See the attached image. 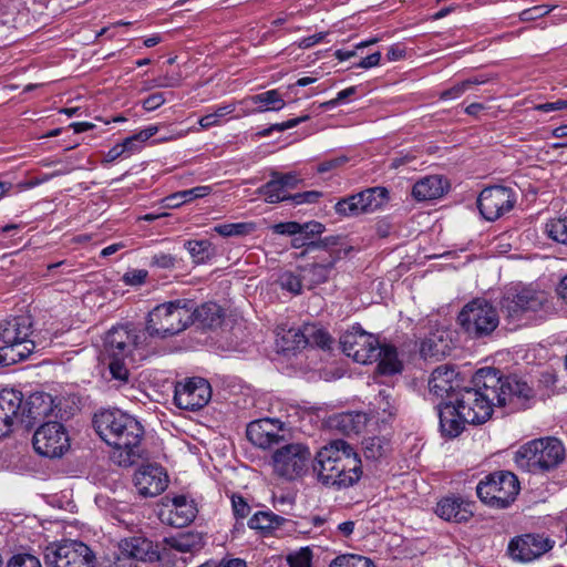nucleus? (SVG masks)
I'll return each mask as SVG.
<instances>
[{
  "label": "nucleus",
  "instance_id": "f257e3e1",
  "mask_svg": "<svg viewBox=\"0 0 567 567\" xmlns=\"http://www.w3.org/2000/svg\"><path fill=\"white\" fill-rule=\"evenodd\" d=\"M472 386H463L454 403L468 424H483L493 414L494 406L509 405L512 410L526 409L535 392L516 374L504 375L496 368H482L472 378Z\"/></svg>",
  "mask_w": 567,
  "mask_h": 567
},
{
  "label": "nucleus",
  "instance_id": "f03ea898",
  "mask_svg": "<svg viewBox=\"0 0 567 567\" xmlns=\"http://www.w3.org/2000/svg\"><path fill=\"white\" fill-rule=\"evenodd\" d=\"M97 435L113 447L111 458L120 466L128 467L142 456L143 425L120 409L96 412L92 420Z\"/></svg>",
  "mask_w": 567,
  "mask_h": 567
},
{
  "label": "nucleus",
  "instance_id": "7ed1b4c3",
  "mask_svg": "<svg viewBox=\"0 0 567 567\" xmlns=\"http://www.w3.org/2000/svg\"><path fill=\"white\" fill-rule=\"evenodd\" d=\"M312 468L322 485L337 491L352 487L363 474L360 456L343 440L323 446L317 453Z\"/></svg>",
  "mask_w": 567,
  "mask_h": 567
},
{
  "label": "nucleus",
  "instance_id": "20e7f679",
  "mask_svg": "<svg viewBox=\"0 0 567 567\" xmlns=\"http://www.w3.org/2000/svg\"><path fill=\"white\" fill-rule=\"evenodd\" d=\"M514 461L523 471L545 474L565 461V447L560 440L553 436L535 439L516 451Z\"/></svg>",
  "mask_w": 567,
  "mask_h": 567
},
{
  "label": "nucleus",
  "instance_id": "39448f33",
  "mask_svg": "<svg viewBox=\"0 0 567 567\" xmlns=\"http://www.w3.org/2000/svg\"><path fill=\"white\" fill-rule=\"evenodd\" d=\"M192 299L179 298L155 306L146 317V331L151 337L166 339L192 326Z\"/></svg>",
  "mask_w": 567,
  "mask_h": 567
},
{
  "label": "nucleus",
  "instance_id": "423d86ee",
  "mask_svg": "<svg viewBox=\"0 0 567 567\" xmlns=\"http://www.w3.org/2000/svg\"><path fill=\"white\" fill-rule=\"evenodd\" d=\"M547 296L544 291L532 288L514 287L501 297L498 306L503 318L519 326L522 321L530 319L544 309Z\"/></svg>",
  "mask_w": 567,
  "mask_h": 567
},
{
  "label": "nucleus",
  "instance_id": "0eeeda50",
  "mask_svg": "<svg viewBox=\"0 0 567 567\" xmlns=\"http://www.w3.org/2000/svg\"><path fill=\"white\" fill-rule=\"evenodd\" d=\"M457 323L472 339L492 336L499 324L497 309L484 298L467 302L457 316Z\"/></svg>",
  "mask_w": 567,
  "mask_h": 567
},
{
  "label": "nucleus",
  "instance_id": "6e6552de",
  "mask_svg": "<svg viewBox=\"0 0 567 567\" xmlns=\"http://www.w3.org/2000/svg\"><path fill=\"white\" fill-rule=\"evenodd\" d=\"M520 489L517 476L508 471L488 474L476 486L478 498L492 508H507Z\"/></svg>",
  "mask_w": 567,
  "mask_h": 567
},
{
  "label": "nucleus",
  "instance_id": "1a4fd4ad",
  "mask_svg": "<svg viewBox=\"0 0 567 567\" xmlns=\"http://www.w3.org/2000/svg\"><path fill=\"white\" fill-rule=\"evenodd\" d=\"M271 460L274 472L278 476L293 481L307 473L311 452L303 443H289L277 449Z\"/></svg>",
  "mask_w": 567,
  "mask_h": 567
},
{
  "label": "nucleus",
  "instance_id": "9d476101",
  "mask_svg": "<svg viewBox=\"0 0 567 567\" xmlns=\"http://www.w3.org/2000/svg\"><path fill=\"white\" fill-rule=\"evenodd\" d=\"M95 560L91 548L76 540L52 544L44 550L47 567H95Z\"/></svg>",
  "mask_w": 567,
  "mask_h": 567
},
{
  "label": "nucleus",
  "instance_id": "9b49d317",
  "mask_svg": "<svg viewBox=\"0 0 567 567\" xmlns=\"http://www.w3.org/2000/svg\"><path fill=\"white\" fill-rule=\"evenodd\" d=\"M555 544L543 533H526L511 538L506 554L515 563L528 564L542 558Z\"/></svg>",
  "mask_w": 567,
  "mask_h": 567
},
{
  "label": "nucleus",
  "instance_id": "f8f14e48",
  "mask_svg": "<svg viewBox=\"0 0 567 567\" xmlns=\"http://www.w3.org/2000/svg\"><path fill=\"white\" fill-rule=\"evenodd\" d=\"M379 342L374 334L367 332L358 323L344 331L339 339L342 352L361 364L375 362Z\"/></svg>",
  "mask_w": 567,
  "mask_h": 567
},
{
  "label": "nucleus",
  "instance_id": "ddd939ff",
  "mask_svg": "<svg viewBox=\"0 0 567 567\" xmlns=\"http://www.w3.org/2000/svg\"><path fill=\"white\" fill-rule=\"evenodd\" d=\"M32 444L39 455L55 458L70 449V439L62 423L51 421L35 430Z\"/></svg>",
  "mask_w": 567,
  "mask_h": 567
},
{
  "label": "nucleus",
  "instance_id": "4468645a",
  "mask_svg": "<svg viewBox=\"0 0 567 567\" xmlns=\"http://www.w3.org/2000/svg\"><path fill=\"white\" fill-rule=\"evenodd\" d=\"M388 198L389 190L385 187H371L341 198L334 205V210L340 216L354 217L379 209Z\"/></svg>",
  "mask_w": 567,
  "mask_h": 567
},
{
  "label": "nucleus",
  "instance_id": "2eb2a0df",
  "mask_svg": "<svg viewBox=\"0 0 567 567\" xmlns=\"http://www.w3.org/2000/svg\"><path fill=\"white\" fill-rule=\"evenodd\" d=\"M516 198L509 187L489 186L477 198V207L484 219L494 221L513 209Z\"/></svg>",
  "mask_w": 567,
  "mask_h": 567
},
{
  "label": "nucleus",
  "instance_id": "dca6fc26",
  "mask_svg": "<svg viewBox=\"0 0 567 567\" xmlns=\"http://www.w3.org/2000/svg\"><path fill=\"white\" fill-rule=\"evenodd\" d=\"M210 398V384L203 378H189L175 385L174 402L179 409L197 411L204 408Z\"/></svg>",
  "mask_w": 567,
  "mask_h": 567
},
{
  "label": "nucleus",
  "instance_id": "f3484780",
  "mask_svg": "<svg viewBox=\"0 0 567 567\" xmlns=\"http://www.w3.org/2000/svg\"><path fill=\"white\" fill-rule=\"evenodd\" d=\"M197 512L194 501H189L185 495H177L163 504L158 517L164 524L182 528L195 519Z\"/></svg>",
  "mask_w": 567,
  "mask_h": 567
},
{
  "label": "nucleus",
  "instance_id": "a211bd4d",
  "mask_svg": "<svg viewBox=\"0 0 567 567\" xmlns=\"http://www.w3.org/2000/svg\"><path fill=\"white\" fill-rule=\"evenodd\" d=\"M281 430L282 423L279 420L259 419L247 425L246 436L255 446L266 450L284 441L279 434Z\"/></svg>",
  "mask_w": 567,
  "mask_h": 567
},
{
  "label": "nucleus",
  "instance_id": "6ab92c4d",
  "mask_svg": "<svg viewBox=\"0 0 567 567\" xmlns=\"http://www.w3.org/2000/svg\"><path fill=\"white\" fill-rule=\"evenodd\" d=\"M462 379L453 367H437L429 380L430 392L442 401L455 400L458 390H462Z\"/></svg>",
  "mask_w": 567,
  "mask_h": 567
},
{
  "label": "nucleus",
  "instance_id": "aec40b11",
  "mask_svg": "<svg viewBox=\"0 0 567 567\" xmlns=\"http://www.w3.org/2000/svg\"><path fill=\"white\" fill-rule=\"evenodd\" d=\"M437 415L440 420V431L442 436L454 439L458 436L468 423L461 414V409L453 400L441 401L437 405Z\"/></svg>",
  "mask_w": 567,
  "mask_h": 567
},
{
  "label": "nucleus",
  "instance_id": "412c9836",
  "mask_svg": "<svg viewBox=\"0 0 567 567\" xmlns=\"http://www.w3.org/2000/svg\"><path fill=\"white\" fill-rule=\"evenodd\" d=\"M135 486L144 497L159 495L167 487L166 475L162 467L147 465L140 468L134 475Z\"/></svg>",
  "mask_w": 567,
  "mask_h": 567
},
{
  "label": "nucleus",
  "instance_id": "4be33fe9",
  "mask_svg": "<svg viewBox=\"0 0 567 567\" xmlns=\"http://www.w3.org/2000/svg\"><path fill=\"white\" fill-rule=\"evenodd\" d=\"M341 257L338 252L330 255L320 262L300 267L302 279L309 289L327 282L336 272V264Z\"/></svg>",
  "mask_w": 567,
  "mask_h": 567
},
{
  "label": "nucleus",
  "instance_id": "5701e85b",
  "mask_svg": "<svg viewBox=\"0 0 567 567\" xmlns=\"http://www.w3.org/2000/svg\"><path fill=\"white\" fill-rule=\"evenodd\" d=\"M104 349L107 358L126 359L133 355L130 326L113 327L104 339Z\"/></svg>",
  "mask_w": 567,
  "mask_h": 567
},
{
  "label": "nucleus",
  "instance_id": "b1692460",
  "mask_svg": "<svg viewBox=\"0 0 567 567\" xmlns=\"http://www.w3.org/2000/svg\"><path fill=\"white\" fill-rule=\"evenodd\" d=\"M435 514L442 519L453 523L467 522L473 516L471 504L456 496H446L439 501Z\"/></svg>",
  "mask_w": 567,
  "mask_h": 567
},
{
  "label": "nucleus",
  "instance_id": "393cba45",
  "mask_svg": "<svg viewBox=\"0 0 567 567\" xmlns=\"http://www.w3.org/2000/svg\"><path fill=\"white\" fill-rule=\"evenodd\" d=\"M190 312H193L192 324H197L203 330L220 327L225 317L223 308L216 302H205L197 306L193 299Z\"/></svg>",
  "mask_w": 567,
  "mask_h": 567
},
{
  "label": "nucleus",
  "instance_id": "a878e982",
  "mask_svg": "<svg viewBox=\"0 0 567 567\" xmlns=\"http://www.w3.org/2000/svg\"><path fill=\"white\" fill-rule=\"evenodd\" d=\"M31 333L32 322L25 316L11 317L0 323V341L3 346H13L29 338Z\"/></svg>",
  "mask_w": 567,
  "mask_h": 567
},
{
  "label": "nucleus",
  "instance_id": "bb28decb",
  "mask_svg": "<svg viewBox=\"0 0 567 567\" xmlns=\"http://www.w3.org/2000/svg\"><path fill=\"white\" fill-rule=\"evenodd\" d=\"M155 544L144 536L125 538L121 543V553L140 563H154L158 558L154 553Z\"/></svg>",
  "mask_w": 567,
  "mask_h": 567
},
{
  "label": "nucleus",
  "instance_id": "cd10ccee",
  "mask_svg": "<svg viewBox=\"0 0 567 567\" xmlns=\"http://www.w3.org/2000/svg\"><path fill=\"white\" fill-rule=\"evenodd\" d=\"M449 189L447 181L440 175L425 176L417 181L412 188V196L419 202L440 198Z\"/></svg>",
  "mask_w": 567,
  "mask_h": 567
},
{
  "label": "nucleus",
  "instance_id": "c85d7f7f",
  "mask_svg": "<svg viewBox=\"0 0 567 567\" xmlns=\"http://www.w3.org/2000/svg\"><path fill=\"white\" fill-rule=\"evenodd\" d=\"M377 370L382 375H394L403 370V362L399 359V352L395 346L389 343L378 344L375 351Z\"/></svg>",
  "mask_w": 567,
  "mask_h": 567
},
{
  "label": "nucleus",
  "instance_id": "c756f323",
  "mask_svg": "<svg viewBox=\"0 0 567 567\" xmlns=\"http://www.w3.org/2000/svg\"><path fill=\"white\" fill-rule=\"evenodd\" d=\"M53 412V398L44 392H37L23 403V420L31 423L41 417H47Z\"/></svg>",
  "mask_w": 567,
  "mask_h": 567
},
{
  "label": "nucleus",
  "instance_id": "7c9ffc66",
  "mask_svg": "<svg viewBox=\"0 0 567 567\" xmlns=\"http://www.w3.org/2000/svg\"><path fill=\"white\" fill-rule=\"evenodd\" d=\"M368 420V415L363 412H344L330 417V426L350 436L363 431Z\"/></svg>",
  "mask_w": 567,
  "mask_h": 567
},
{
  "label": "nucleus",
  "instance_id": "2f4dec72",
  "mask_svg": "<svg viewBox=\"0 0 567 567\" xmlns=\"http://www.w3.org/2000/svg\"><path fill=\"white\" fill-rule=\"evenodd\" d=\"M164 544L174 548L175 551L194 554L205 546V540L203 535L198 532H183L174 536L165 537Z\"/></svg>",
  "mask_w": 567,
  "mask_h": 567
},
{
  "label": "nucleus",
  "instance_id": "473e14b6",
  "mask_svg": "<svg viewBox=\"0 0 567 567\" xmlns=\"http://www.w3.org/2000/svg\"><path fill=\"white\" fill-rule=\"evenodd\" d=\"M3 412L10 416L14 423H24L23 420V394L14 389H3L0 391V413Z\"/></svg>",
  "mask_w": 567,
  "mask_h": 567
},
{
  "label": "nucleus",
  "instance_id": "72a5a7b5",
  "mask_svg": "<svg viewBox=\"0 0 567 567\" xmlns=\"http://www.w3.org/2000/svg\"><path fill=\"white\" fill-rule=\"evenodd\" d=\"M286 523H291L282 516L274 514L272 512H257L248 520V526L251 529H257L264 534H270L274 529L279 528Z\"/></svg>",
  "mask_w": 567,
  "mask_h": 567
},
{
  "label": "nucleus",
  "instance_id": "f704fd0d",
  "mask_svg": "<svg viewBox=\"0 0 567 567\" xmlns=\"http://www.w3.org/2000/svg\"><path fill=\"white\" fill-rule=\"evenodd\" d=\"M306 324L299 328H290L277 340L282 352H292L307 347Z\"/></svg>",
  "mask_w": 567,
  "mask_h": 567
},
{
  "label": "nucleus",
  "instance_id": "c9c22d12",
  "mask_svg": "<svg viewBox=\"0 0 567 567\" xmlns=\"http://www.w3.org/2000/svg\"><path fill=\"white\" fill-rule=\"evenodd\" d=\"M212 192L210 186H196L190 189L174 193L163 199L165 207L177 208L181 205L192 202L196 198H203Z\"/></svg>",
  "mask_w": 567,
  "mask_h": 567
},
{
  "label": "nucleus",
  "instance_id": "e433bc0d",
  "mask_svg": "<svg viewBox=\"0 0 567 567\" xmlns=\"http://www.w3.org/2000/svg\"><path fill=\"white\" fill-rule=\"evenodd\" d=\"M363 454L367 460L378 461L391 451V442L384 436L367 437L362 442Z\"/></svg>",
  "mask_w": 567,
  "mask_h": 567
},
{
  "label": "nucleus",
  "instance_id": "4c0bfd02",
  "mask_svg": "<svg viewBox=\"0 0 567 567\" xmlns=\"http://www.w3.org/2000/svg\"><path fill=\"white\" fill-rule=\"evenodd\" d=\"M257 194L262 196L266 203L277 204L290 200L291 194L282 187L277 177H271L266 184L257 189Z\"/></svg>",
  "mask_w": 567,
  "mask_h": 567
},
{
  "label": "nucleus",
  "instance_id": "58836bf2",
  "mask_svg": "<svg viewBox=\"0 0 567 567\" xmlns=\"http://www.w3.org/2000/svg\"><path fill=\"white\" fill-rule=\"evenodd\" d=\"M451 348L442 337L432 336L421 342L420 353L424 359L441 360Z\"/></svg>",
  "mask_w": 567,
  "mask_h": 567
},
{
  "label": "nucleus",
  "instance_id": "ea45409f",
  "mask_svg": "<svg viewBox=\"0 0 567 567\" xmlns=\"http://www.w3.org/2000/svg\"><path fill=\"white\" fill-rule=\"evenodd\" d=\"M254 104H258V112L279 111L286 105L277 90H269L251 96Z\"/></svg>",
  "mask_w": 567,
  "mask_h": 567
},
{
  "label": "nucleus",
  "instance_id": "a19ab883",
  "mask_svg": "<svg viewBox=\"0 0 567 567\" xmlns=\"http://www.w3.org/2000/svg\"><path fill=\"white\" fill-rule=\"evenodd\" d=\"M185 248L189 252L193 261L197 265L205 264L214 256V248L209 240H187Z\"/></svg>",
  "mask_w": 567,
  "mask_h": 567
},
{
  "label": "nucleus",
  "instance_id": "79ce46f5",
  "mask_svg": "<svg viewBox=\"0 0 567 567\" xmlns=\"http://www.w3.org/2000/svg\"><path fill=\"white\" fill-rule=\"evenodd\" d=\"M307 347H317L322 350H330L333 338L330 333L316 324H306Z\"/></svg>",
  "mask_w": 567,
  "mask_h": 567
},
{
  "label": "nucleus",
  "instance_id": "37998d69",
  "mask_svg": "<svg viewBox=\"0 0 567 567\" xmlns=\"http://www.w3.org/2000/svg\"><path fill=\"white\" fill-rule=\"evenodd\" d=\"M132 352H137L141 359L146 358L150 354L151 336L147 333L146 328L137 330L130 327Z\"/></svg>",
  "mask_w": 567,
  "mask_h": 567
},
{
  "label": "nucleus",
  "instance_id": "c03bdc74",
  "mask_svg": "<svg viewBox=\"0 0 567 567\" xmlns=\"http://www.w3.org/2000/svg\"><path fill=\"white\" fill-rule=\"evenodd\" d=\"M254 230V223L219 224L214 227V231L223 237L245 236Z\"/></svg>",
  "mask_w": 567,
  "mask_h": 567
},
{
  "label": "nucleus",
  "instance_id": "a18cd8bd",
  "mask_svg": "<svg viewBox=\"0 0 567 567\" xmlns=\"http://www.w3.org/2000/svg\"><path fill=\"white\" fill-rule=\"evenodd\" d=\"M546 233L553 240L567 245V215L546 224Z\"/></svg>",
  "mask_w": 567,
  "mask_h": 567
},
{
  "label": "nucleus",
  "instance_id": "49530a36",
  "mask_svg": "<svg viewBox=\"0 0 567 567\" xmlns=\"http://www.w3.org/2000/svg\"><path fill=\"white\" fill-rule=\"evenodd\" d=\"M329 567H375V565L368 557L348 554L336 557Z\"/></svg>",
  "mask_w": 567,
  "mask_h": 567
},
{
  "label": "nucleus",
  "instance_id": "de8ad7c7",
  "mask_svg": "<svg viewBox=\"0 0 567 567\" xmlns=\"http://www.w3.org/2000/svg\"><path fill=\"white\" fill-rule=\"evenodd\" d=\"M9 349H11V354H13L14 364L21 361L27 360L35 349L34 341L30 340L29 338H24V340H21L13 346H8Z\"/></svg>",
  "mask_w": 567,
  "mask_h": 567
},
{
  "label": "nucleus",
  "instance_id": "09e8293b",
  "mask_svg": "<svg viewBox=\"0 0 567 567\" xmlns=\"http://www.w3.org/2000/svg\"><path fill=\"white\" fill-rule=\"evenodd\" d=\"M235 111V106L233 104H227L224 106H219L214 113L206 114L202 116L198 121V124L203 128H209L212 126L218 125L220 118L224 116L231 114Z\"/></svg>",
  "mask_w": 567,
  "mask_h": 567
},
{
  "label": "nucleus",
  "instance_id": "8fccbe9b",
  "mask_svg": "<svg viewBox=\"0 0 567 567\" xmlns=\"http://www.w3.org/2000/svg\"><path fill=\"white\" fill-rule=\"evenodd\" d=\"M303 282L302 275L297 276L291 271L284 272L279 278L280 287L293 295L301 293Z\"/></svg>",
  "mask_w": 567,
  "mask_h": 567
},
{
  "label": "nucleus",
  "instance_id": "3c124183",
  "mask_svg": "<svg viewBox=\"0 0 567 567\" xmlns=\"http://www.w3.org/2000/svg\"><path fill=\"white\" fill-rule=\"evenodd\" d=\"M126 359L109 358V370L112 379L121 383H127L130 380V371L125 364Z\"/></svg>",
  "mask_w": 567,
  "mask_h": 567
},
{
  "label": "nucleus",
  "instance_id": "603ef678",
  "mask_svg": "<svg viewBox=\"0 0 567 567\" xmlns=\"http://www.w3.org/2000/svg\"><path fill=\"white\" fill-rule=\"evenodd\" d=\"M311 560L312 551L309 547H302L287 556L289 567H311Z\"/></svg>",
  "mask_w": 567,
  "mask_h": 567
},
{
  "label": "nucleus",
  "instance_id": "864d4df0",
  "mask_svg": "<svg viewBox=\"0 0 567 567\" xmlns=\"http://www.w3.org/2000/svg\"><path fill=\"white\" fill-rule=\"evenodd\" d=\"M174 548H171L168 545L164 544V539L162 543L155 544L154 553L158 556V558H155L154 561L161 563L164 567H175L176 565V558L172 554Z\"/></svg>",
  "mask_w": 567,
  "mask_h": 567
},
{
  "label": "nucleus",
  "instance_id": "5fc2aeb1",
  "mask_svg": "<svg viewBox=\"0 0 567 567\" xmlns=\"http://www.w3.org/2000/svg\"><path fill=\"white\" fill-rule=\"evenodd\" d=\"M174 548H171L168 545L164 544V539L162 543L155 544L154 553L158 556V558H155L154 561L161 563L164 567H175L176 565V558L172 554Z\"/></svg>",
  "mask_w": 567,
  "mask_h": 567
},
{
  "label": "nucleus",
  "instance_id": "6e6d98bb",
  "mask_svg": "<svg viewBox=\"0 0 567 567\" xmlns=\"http://www.w3.org/2000/svg\"><path fill=\"white\" fill-rule=\"evenodd\" d=\"M309 120V115H302L299 117L290 118L288 121H285L282 123H276L270 125L269 127L262 130L259 132V135L262 137L269 136L272 132H284L286 130L292 128L306 121Z\"/></svg>",
  "mask_w": 567,
  "mask_h": 567
},
{
  "label": "nucleus",
  "instance_id": "4d7b16f0",
  "mask_svg": "<svg viewBox=\"0 0 567 567\" xmlns=\"http://www.w3.org/2000/svg\"><path fill=\"white\" fill-rule=\"evenodd\" d=\"M7 567H42V565L39 558L31 554H17L9 559Z\"/></svg>",
  "mask_w": 567,
  "mask_h": 567
},
{
  "label": "nucleus",
  "instance_id": "13d9d810",
  "mask_svg": "<svg viewBox=\"0 0 567 567\" xmlns=\"http://www.w3.org/2000/svg\"><path fill=\"white\" fill-rule=\"evenodd\" d=\"M553 8L554 7H550L547 4L535 6L533 8L523 10L519 13V19H520V21H524V22L534 21V20H537L539 18L547 16L553 10Z\"/></svg>",
  "mask_w": 567,
  "mask_h": 567
},
{
  "label": "nucleus",
  "instance_id": "bf43d9fd",
  "mask_svg": "<svg viewBox=\"0 0 567 567\" xmlns=\"http://www.w3.org/2000/svg\"><path fill=\"white\" fill-rule=\"evenodd\" d=\"M231 507L234 516L237 519L246 518L250 513V506L248 505L247 501L238 494H234L231 496Z\"/></svg>",
  "mask_w": 567,
  "mask_h": 567
},
{
  "label": "nucleus",
  "instance_id": "052dcab7",
  "mask_svg": "<svg viewBox=\"0 0 567 567\" xmlns=\"http://www.w3.org/2000/svg\"><path fill=\"white\" fill-rule=\"evenodd\" d=\"M148 271L145 269H130L127 270L122 280L127 286H141L146 281Z\"/></svg>",
  "mask_w": 567,
  "mask_h": 567
},
{
  "label": "nucleus",
  "instance_id": "680f3d73",
  "mask_svg": "<svg viewBox=\"0 0 567 567\" xmlns=\"http://www.w3.org/2000/svg\"><path fill=\"white\" fill-rule=\"evenodd\" d=\"M177 262V258L171 254L159 252L155 254L150 262L151 267L161 269H173Z\"/></svg>",
  "mask_w": 567,
  "mask_h": 567
},
{
  "label": "nucleus",
  "instance_id": "e2e57ef3",
  "mask_svg": "<svg viewBox=\"0 0 567 567\" xmlns=\"http://www.w3.org/2000/svg\"><path fill=\"white\" fill-rule=\"evenodd\" d=\"M322 196L321 192L318 190H307L302 193L292 194L290 197V202L293 205H302V204H315Z\"/></svg>",
  "mask_w": 567,
  "mask_h": 567
},
{
  "label": "nucleus",
  "instance_id": "0e129e2a",
  "mask_svg": "<svg viewBox=\"0 0 567 567\" xmlns=\"http://www.w3.org/2000/svg\"><path fill=\"white\" fill-rule=\"evenodd\" d=\"M271 229L277 235L296 236L301 231V224L298 221H284L275 224Z\"/></svg>",
  "mask_w": 567,
  "mask_h": 567
},
{
  "label": "nucleus",
  "instance_id": "69168bd1",
  "mask_svg": "<svg viewBox=\"0 0 567 567\" xmlns=\"http://www.w3.org/2000/svg\"><path fill=\"white\" fill-rule=\"evenodd\" d=\"M270 176L277 177L282 187H285L288 192L297 188L299 183L301 182V179L298 178V175L293 172H289L286 174L272 172Z\"/></svg>",
  "mask_w": 567,
  "mask_h": 567
},
{
  "label": "nucleus",
  "instance_id": "338daca9",
  "mask_svg": "<svg viewBox=\"0 0 567 567\" xmlns=\"http://www.w3.org/2000/svg\"><path fill=\"white\" fill-rule=\"evenodd\" d=\"M326 230L323 224L317 220L307 221L301 224V231L309 240H313L317 236H320Z\"/></svg>",
  "mask_w": 567,
  "mask_h": 567
},
{
  "label": "nucleus",
  "instance_id": "774afa93",
  "mask_svg": "<svg viewBox=\"0 0 567 567\" xmlns=\"http://www.w3.org/2000/svg\"><path fill=\"white\" fill-rule=\"evenodd\" d=\"M468 90L470 89L464 80L460 83L454 84L450 89L442 91L440 94V99L441 100H454V99H457L461 95H463Z\"/></svg>",
  "mask_w": 567,
  "mask_h": 567
}]
</instances>
